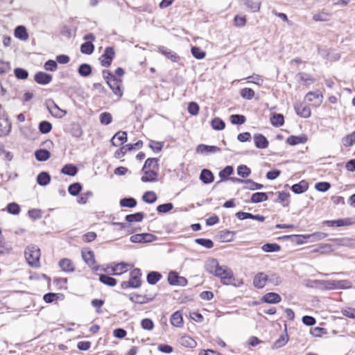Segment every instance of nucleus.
Returning <instances> with one entry per match:
<instances>
[{
  "mask_svg": "<svg viewBox=\"0 0 355 355\" xmlns=\"http://www.w3.org/2000/svg\"><path fill=\"white\" fill-rule=\"evenodd\" d=\"M207 272L220 278L221 282L225 285H233L239 287L243 284L242 280L236 279L232 270L226 266H220L216 259H209L205 263Z\"/></svg>",
  "mask_w": 355,
  "mask_h": 355,
  "instance_id": "obj_1",
  "label": "nucleus"
},
{
  "mask_svg": "<svg viewBox=\"0 0 355 355\" xmlns=\"http://www.w3.org/2000/svg\"><path fill=\"white\" fill-rule=\"evenodd\" d=\"M25 257L31 266L37 267L40 257V250L36 245L28 246L24 252Z\"/></svg>",
  "mask_w": 355,
  "mask_h": 355,
  "instance_id": "obj_2",
  "label": "nucleus"
},
{
  "mask_svg": "<svg viewBox=\"0 0 355 355\" xmlns=\"http://www.w3.org/2000/svg\"><path fill=\"white\" fill-rule=\"evenodd\" d=\"M115 52L113 47H106L104 53L100 58L101 64L103 67H108L110 66L112 60L114 58Z\"/></svg>",
  "mask_w": 355,
  "mask_h": 355,
  "instance_id": "obj_3",
  "label": "nucleus"
},
{
  "mask_svg": "<svg viewBox=\"0 0 355 355\" xmlns=\"http://www.w3.org/2000/svg\"><path fill=\"white\" fill-rule=\"evenodd\" d=\"M168 282L171 285L180 286H184L188 283L187 279L185 277L180 276L178 273L175 271H171L168 273Z\"/></svg>",
  "mask_w": 355,
  "mask_h": 355,
  "instance_id": "obj_4",
  "label": "nucleus"
},
{
  "mask_svg": "<svg viewBox=\"0 0 355 355\" xmlns=\"http://www.w3.org/2000/svg\"><path fill=\"white\" fill-rule=\"evenodd\" d=\"M130 279L128 280L131 284V288H137L141 286V272L139 268H134L130 274Z\"/></svg>",
  "mask_w": 355,
  "mask_h": 355,
  "instance_id": "obj_5",
  "label": "nucleus"
},
{
  "mask_svg": "<svg viewBox=\"0 0 355 355\" xmlns=\"http://www.w3.org/2000/svg\"><path fill=\"white\" fill-rule=\"evenodd\" d=\"M157 294H146V295H138L135 294L130 297V300L131 302L136 304H144L148 302H150L155 299Z\"/></svg>",
  "mask_w": 355,
  "mask_h": 355,
  "instance_id": "obj_6",
  "label": "nucleus"
},
{
  "mask_svg": "<svg viewBox=\"0 0 355 355\" xmlns=\"http://www.w3.org/2000/svg\"><path fill=\"white\" fill-rule=\"evenodd\" d=\"M294 109L296 114L303 118H309L311 112L309 107L303 103H296L294 104Z\"/></svg>",
  "mask_w": 355,
  "mask_h": 355,
  "instance_id": "obj_7",
  "label": "nucleus"
},
{
  "mask_svg": "<svg viewBox=\"0 0 355 355\" xmlns=\"http://www.w3.org/2000/svg\"><path fill=\"white\" fill-rule=\"evenodd\" d=\"M354 223V219L352 218H346L343 219H338L334 220H324L323 221L324 225H327L329 227H343L350 225Z\"/></svg>",
  "mask_w": 355,
  "mask_h": 355,
  "instance_id": "obj_8",
  "label": "nucleus"
},
{
  "mask_svg": "<svg viewBox=\"0 0 355 355\" xmlns=\"http://www.w3.org/2000/svg\"><path fill=\"white\" fill-rule=\"evenodd\" d=\"M107 84L115 95L119 97L122 96V80L120 78H116L115 79H112V80H110V82Z\"/></svg>",
  "mask_w": 355,
  "mask_h": 355,
  "instance_id": "obj_9",
  "label": "nucleus"
},
{
  "mask_svg": "<svg viewBox=\"0 0 355 355\" xmlns=\"http://www.w3.org/2000/svg\"><path fill=\"white\" fill-rule=\"evenodd\" d=\"M82 257L89 266L92 267L93 269H95L96 270H98V266H95L96 261L94 258V253L93 251L89 250H83Z\"/></svg>",
  "mask_w": 355,
  "mask_h": 355,
  "instance_id": "obj_10",
  "label": "nucleus"
},
{
  "mask_svg": "<svg viewBox=\"0 0 355 355\" xmlns=\"http://www.w3.org/2000/svg\"><path fill=\"white\" fill-rule=\"evenodd\" d=\"M34 80L40 85H46L52 80V76L43 71H39L35 74Z\"/></svg>",
  "mask_w": 355,
  "mask_h": 355,
  "instance_id": "obj_11",
  "label": "nucleus"
},
{
  "mask_svg": "<svg viewBox=\"0 0 355 355\" xmlns=\"http://www.w3.org/2000/svg\"><path fill=\"white\" fill-rule=\"evenodd\" d=\"M268 282V275L264 272L257 273L253 279V285L257 288H262Z\"/></svg>",
  "mask_w": 355,
  "mask_h": 355,
  "instance_id": "obj_12",
  "label": "nucleus"
},
{
  "mask_svg": "<svg viewBox=\"0 0 355 355\" xmlns=\"http://www.w3.org/2000/svg\"><path fill=\"white\" fill-rule=\"evenodd\" d=\"M306 99L309 102H313L315 107L319 106L322 101V95L320 92H309L305 96Z\"/></svg>",
  "mask_w": 355,
  "mask_h": 355,
  "instance_id": "obj_13",
  "label": "nucleus"
},
{
  "mask_svg": "<svg viewBox=\"0 0 355 355\" xmlns=\"http://www.w3.org/2000/svg\"><path fill=\"white\" fill-rule=\"evenodd\" d=\"M127 132L119 131L116 132L111 139V143L114 146H118L127 141Z\"/></svg>",
  "mask_w": 355,
  "mask_h": 355,
  "instance_id": "obj_14",
  "label": "nucleus"
},
{
  "mask_svg": "<svg viewBox=\"0 0 355 355\" xmlns=\"http://www.w3.org/2000/svg\"><path fill=\"white\" fill-rule=\"evenodd\" d=\"M254 145L257 148H266L269 144L267 138L261 134H255L254 135Z\"/></svg>",
  "mask_w": 355,
  "mask_h": 355,
  "instance_id": "obj_15",
  "label": "nucleus"
},
{
  "mask_svg": "<svg viewBox=\"0 0 355 355\" xmlns=\"http://www.w3.org/2000/svg\"><path fill=\"white\" fill-rule=\"evenodd\" d=\"M306 135H300L298 136L291 135L286 139V143L291 146H295L300 144H305L307 141Z\"/></svg>",
  "mask_w": 355,
  "mask_h": 355,
  "instance_id": "obj_16",
  "label": "nucleus"
},
{
  "mask_svg": "<svg viewBox=\"0 0 355 355\" xmlns=\"http://www.w3.org/2000/svg\"><path fill=\"white\" fill-rule=\"evenodd\" d=\"M220 149L216 146H207L200 144L196 148V153L200 154L215 153L219 152Z\"/></svg>",
  "mask_w": 355,
  "mask_h": 355,
  "instance_id": "obj_17",
  "label": "nucleus"
},
{
  "mask_svg": "<svg viewBox=\"0 0 355 355\" xmlns=\"http://www.w3.org/2000/svg\"><path fill=\"white\" fill-rule=\"evenodd\" d=\"M329 241L335 242L338 246H346L349 248H355V239L349 238L329 239Z\"/></svg>",
  "mask_w": 355,
  "mask_h": 355,
  "instance_id": "obj_18",
  "label": "nucleus"
},
{
  "mask_svg": "<svg viewBox=\"0 0 355 355\" xmlns=\"http://www.w3.org/2000/svg\"><path fill=\"white\" fill-rule=\"evenodd\" d=\"M268 195H274L273 192L268 193L264 192H257L252 195L250 201L252 203H259L268 200Z\"/></svg>",
  "mask_w": 355,
  "mask_h": 355,
  "instance_id": "obj_19",
  "label": "nucleus"
},
{
  "mask_svg": "<svg viewBox=\"0 0 355 355\" xmlns=\"http://www.w3.org/2000/svg\"><path fill=\"white\" fill-rule=\"evenodd\" d=\"M200 180L204 184H208L214 182V176L210 170L204 168L200 172Z\"/></svg>",
  "mask_w": 355,
  "mask_h": 355,
  "instance_id": "obj_20",
  "label": "nucleus"
},
{
  "mask_svg": "<svg viewBox=\"0 0 355 355\" xmlns=\"http://www.w3.org/2000/svg\"><path fill=\"white\" fill-rule=\"evenodd\" d=\"M59 266L61 269L66 272H73L75 270V267L69 259H62L59 261Z\"/></svg>",
  "mask_w": 355,
  "mask_h": 355,
  "instance_id": "obj_21",
  "label": "nucleus"
},
{
  "mask_svg": "<svg viewBox=\"0 0 355 355\" xmlns=\"http://www.w3.org/2000/svg\"><path fill=\"white\" fill-rule=\"evenodd\" d=\"M239 1L252 12H259L260 10L261 3H257L252 0H239Z\"/></svg>",
  "mask_w": 355,
  "mask_h": 355,
  "instance_id": "obj_22",
  "label": "nucleus"
},
{
  "mask_svg": "<svg viewBox=\"0 0 355 355\" xmlns=\"http://www.w3.org/2000/svg\"><path fill=\"white\" fill-rule=\"evenodd\" d=\"M281 296L276 293H268L262 297L263 302L269 304H276L281 301Z\"/></svg>",
  "mask_w": 355,
  "mask_h": 355,
  "instance_id": "obj_23",
  "label": "nucleus"
},
{
  "mask_svg": "<svg viewBox=\"0 0 355 355\" xmlns=\"http://www.w3.org/2000/svg\"><path fill=\"white\" fill-rule=\"evenodd\" d=\"M142 171L144 173V175L141 178L143 182H154L157 180L158 174L154 170L145 169Z\"/></svg>",
  "mask_w": 355,
  "mask_h": 355,
  "instance_id": "obj_24",
  "label": "nucleus"
},
{
  "mask_svg": "<svg viewBox=\"0 0 355 355\" xmlns=\"http://www.w3.org/2000/svg\"><path fill=\"white\" fill-rule=\"evenodd\" d=\"M35 157L39 162H45L51 157V153L46 149H39L35 151Z\"/></svg>",
  "mask_w": 355,
  "mask_h": 355,
  "instance_id": "obj_25",
  "label": "nucleus"
},
{
  "mask_svg": "<svg viewBox=\"0 0 355 355\" xmlns=\"http://www.w3.org/2000/svg\"><path fill=\"white\" fill-rule=\"evenodd\" d=\"M234 168L232 166H227L223 170L219 172V177L221 178V180L218 181L216 183V185L218 184L221 182V181L229 180V177L233 173Z\"/></svg>",
  "mask_w": 355,
  "mask_h": 355,
  "instance_id": "obj_26",
  "label": "nucleus"
},
{
  "mask_svg": "<svg viewBox=\"0 0 355 355\" xmlns=\"http://www.w3.org/2000/svg\"><path fill=\"white\" fill-rule=\"evenodd\" d=\"M51 182V176L49 173L42 171L37 177V182L39 185L44 187Z\"/></svg>",
  "mask_w": 355,
  "mask_h": 355,
  "instance_id": "obj_27",
  "label": "nucleus"
},
{
  "mask_svg": "<svg viewBox=\"0 0 355 355\" xmlns=\"http://www.w3.org/2000/svg\"><path fill=\"white\" fill-rule=\"evenodd\" d=\"M309 188L307 182L304 180L300 182L297 184H295L291 187V190L296 194H300L306 191Z\"/></svg>",
  "mask_w": 355,
  "mask_h": 355,
  "instance_id": "obj_28",
  "label": "nucleus"
},
{
  "mask_svg": "<svg viewBox=\"0 0 355 355\" xmlns=\"http://www.w3.org/2000/svg\"><path fill=\"white\" fill-rule=\"evenodd\" d=\"M48 109L53 116L58 119L62 118L67 114L66 111L60 109L54 102H52V107H48Z\"/></svg>",
  "mask_w": 355,
  "mask_h": 355,
  "instance_id": "obj_29",
  "label": "nucleus"
},
{
  "mask_svg": "<svg viewBox=\"0 0 355 355\" xmlns=\"http://www.w3.org/2000/svg\"><path fill=\"white\" fill-rule=\"evenodd\" d=\"M15 36L21 40H26L28 38V33L24 26H18L15 29Z\"/></svg>",
  "mask_w": 355,
  "mask_h": 355,
  "instance_id": "obj_30",
  "label": "nucleus"
},
{
  "mask_svg": "<svg viewBox=\"0 0 355 355\" xmlns=\"http://www.w3.org/2000/svg\"><path fill=\"white\" fill-rule=\"evenodd\" d=\"M162 277V276L160 272L157 271H151L147 275V282L150 285H154L161 279Z\"/></svg>",
  "mask_w": 355,
  "mask_h": 355,
  "instance_id": "obj_31",
  "label": "nucleus"
},
{
  "mask_svg": "<svg viewBox=\"0 0 355 355\" xmlns=\"http://www.w3.org/2000/svg\"><path fill=\"white\" fill-rule=\"evenodd\" d=\"M61 173L69 176H75L78 173V168L71 164H65L61 169Z\"/></svg>",
  "mask_w": 355,
  "mask_h": 355,
  "instance_id": "obj_32",
  "label": "nucleus"
},
{
  "mask_svg": "<svg viewBox=\"0 0 355 355\" xmlns=\"http://www.w3.org/2000/svg\"><path fill=\"white\" fill-rule=\"evenodd\" d=\"M171 323L173 326L180 327L183 324V319L180 311H176L171 317Z\"/></svg>",
  "mask_w": 355,
  "mask_h": 355,
  "instance_id": "obj_33",
  "label": "nucleus"
},
{
  "mask_svg": "<svg viewBox=\"0 0 355 355\" xmlns=\"http://www.w3.org/2000/svg\"><path fill=\"white\" fill-rule=\"evenodd\" d=\"M180 345L186 347L193 348L196 346L197 343L194 339L188 336H182L179 340Z\"/></svg>",
  "mask_w": 355,
  "mask_h": 355,
  "instance_id": "obj_34",
  "label": "nucleus"
},
{
  "mask_svg": "<svg viewBox=\"0 0 355 355\" xmlns=\"http://www.w3.org/2000/svg\"><path fill=\"white\" fill-rule=\"evenodd\" d=\"M270 123L275 127H280L284 123V117L282 114L274 113L270 118Z\"/></svg>",
  "mask_w": 355,
  "mask_h": 355,
  "instance_id": "obj_35",
  "label": "nucleus"
},
{
  "mask_svg": "<svg viewBox=\"0 0 355 355\" xmlns=\"http://www.w3.org/2000/svg\"><path fill=\"white\" fill-rule=\"evenodd\" d=\"M99 281L103 284L109 286H114L117 283V281L115 278L104 274L99 275Z\"/></svg>",
  "mask_w": 355,
  "mask_h": 355,
  "instance_id": "obj_36",
  "label": "nucleus"
},
{
  "mask_svg": "<svg viewBox=\"0 0 355 355\" xmlns=\"http://www.w3.org/2000/svg\"><path fill=\"white\" fill-rule=\"evenodd\" d=\"M92 71V67L87 63L82 64L79 66L78 69V72L80 76L83 77H87L89 76Z\"/></svg>",
  "mask_w": 355,
  "mask_h": 355,
  "instance_id": "obj_37",
  "label": "nucleus"
},
{
  "mask_svg": "<svg viewBox=\"0 0 355 355\" xmlns=\"http://www.w3.org/2000/svg\"><path fill=\"white\" fill-rule=\"evenodd\" d=\"M158 161L159 159L157 158H148L144 163L142 171L145 169L154 170L155 168H157Z\"/></svg>",
  "mask_w": 355,
  "mask_h": 355,
  "instance_id": "obj_38",
  "label": "nucleus"
},
{
  "mask_svg": "<svg viewBox=\"0 0 355 355\" xmlns=\"http://www.w3.org/2000/svg\"><path fill=\"white\" fill-rule=\"evenodd\" d=\"M160 51L163 55L173 62H178L180 60L179 55L175 52L170 49L162 47V49H160Z\"/></svg>",
  "mask_w": 355,
  "mask_h": 355,
  "instance_id": "obj_39",
  "label": "nucleus"
},
{
  "mask_svg": "<svg viewBox=\"0 0 355 355\" xmlns=\"http://www.w3.org/2000/svg\"><path fill=\"white\" fill-rule=\"evenodd\" d=\"M261 249L266 252H279L281 250V246L275 243H268L262 245Z\"/></svg>",
  "mask_w": 355,
  "mask_h": 355,
  "instance_id": "obj_40",
  "label": "nucleus"
},
{
  "mask_svg": "<svg viewBox=\"0 0 355 355\" xmlns=\"http://www.w3.org/2000/svg\"><path fill=\"white\" fill-rule=\"evenodd\" d=\"M71 135L76 138L81 137L83 135V130L78 123H72L70 128Z\"/></svg>",
  "mask_w": 355,
  "mask_h": 355,
  "instance_id": "obj_41",
  "label": "nucleus"
},
{
  "mask_svg": "<svg viewBox=\"0 0 355 355\" xmlns=\"http://www.w3.org/2000/svg\"><path fill=\"white\" fill-rule=\"evenodd\" d=\"M119 203L123 207L133 208L137 205V200L132 197L123 198L120 200Z\"/></svg>",
  "mask_w": 355,
  "mask_h": 355,
  "instance_id": "obj_42",
  "label": "nucleus"
},
{
  "mask_svg": "<svg viewBox=\"0 0 355 355\" xmlns=\"http://www.w3.org/2000/svg\"><path fill=\"white\" fill-rule=\"evenodd\" d=\"M245 184L247 185L244 187V189H248L251 191L261 189L263 187V185L257 182H254L251 179H247L245 181Z\"/></svg>",
  "mask_w": 355,
  "mask_h": 355,
  "instance_id": "obj_43",
  "label": "nucleus"
},
{
  "mask_svg": "<svg viewBox=\"0 0 355 355\" xmlns=\"http://www.w3.org/2000/svg\"><path fill=\"white\" fill-rule=\"evenodd\" d=\"M82 190V185L79 182H74L68 187V191L70 195L77 196Z\"/></svg>",
  "mask_w": 355,
  "mask_h": 355,
  "instance_id": "obj_44",
  "label": "nucleus"
},
{
  "mask_svg": "<svg viewBox=\"0 0 355 355\" xmlns=\"http://www.w3.org/2000/svg\"><path fill=\"white\" fill-rule=\"evenodd\" d=\"M94 51V45L92 42H84L80 45V52L83 54L91 55Z\"/></svg>",
  "mask_w": 355,
  "mask_h": 355,
  "instance_id": "obj_45",
  "label": "nucleus"
},
{
  "mask_svg": "<svg viewBox=\"0 0 355 355\" xmlns=\"http://www.w3.org/2000/svg\"><path fill=\"white\" fill-rule=\"evenodd\" d=\"M144 216L142 212H137L135 214H128L125 216V220L128 223L141 222Z\"/></svg>",
  "mask_w": 355,
  "mask_h": 355,
  "instance_id": "obj_46",
  "label": "nucleus"
},
{
  "mask_svg": "<svg viewBox=\"0 0 355 355\" xmlns=\"http://www.w3.org/2000/svg\"><path fill=\"white\" fill-rule=\"evenodd\" d=\"M11 124L8 120L3 121V123L0 122V137H5L8 135L10 131Z\"/></svg>",
  "mask_w": 355,
  "mask_h": 355,
  "instance_id": "obj_47",
  "label": "nucleus"
},
{
  "mask_svg": "<svg viewBox=\"0 0 355 355\" xmlns=\"http://www.w3.org/2000/svg\"><path fill=\"white\" fill-rule=\"evenodd\" d=\"M38 129L42 134H47L52 130V124L47 121H42L39 123Z\"/></svg>",
  "mask_w": 355,
  "mask_h": 355,
  "instance_id": "obj_48",
  "label": "nucleus"
},
{
  "mask_svg": "<svg viewBox=\"0 0 355 355\" xmlns=\"http://www.w3.org/2000/svg\"><path fill=\"white\" fill-rule=\"evenodd\" d=\"M142 199L145 202L152 204L157 200V198L155 192L146 191L144 193Z\"/></svg>",
  "mask_w": 355,
  "mask_h": 355,
  "instance_id": "obj_49",
  "label": "nucleus"
},
{
  "mask_svg": "<svg viewBox=\"0 0 355 355\" xmlns=\"http://www.w3.org/2000/svg\"><path fill=\"white\" fill-rule=\"evenodd\" d=\"M297 76L304 85H308L314 82V78L311 75L304 72L299 73Z\"/></svg>",
  "mask_w": 355,
  "mask_h": 355,
  "instance_id": "obj_50",
  "label": "nucleus"
},
{
  "mask_svg": "<svg viewBox=\"0 0 355 355\" xmlns=\"http://www.w3.org/2000/svg\"><path fill=\"white\" fill-rule=\"evenodd\" d=\"M254 91L251 89V88H248V87H245L243 89H242L240 92V95L241 96L244 98V99H247V100H251L254 98Z\"/></svg>",
  "mask_w": 355,
  "mask_h": 355,
  "instance_id": "obj_51",
  "label": "nucleus"
},
{
  "mask_svg": "<svg viewBox=\"0 0 355 355\" xmlns=\"http://www.w3.org/2000/svg\"><path fill=\"white\" fill-rule=\"evenodd\" d=\"M235 232L228 230H223L220 232V239L222 241L229 242L234 239Z\"/></svg>",
  "mask_w": 355,
  "mask_h": 355,
  "instance_id": "obj_52",
  "label": "nucleus"
},
{
  "mask_svg": "<svg viewBox=\"0 0 355 355\" xmlns=\"http://www.w3.org/2000/svg\"><path fill=\"white\" fill-rule=\"evenodd\" d=\"M230 119L231 123L234 125H242L246 121L245 116L241 114H232Z\"/></svg>",
  "mask_w": 355,
  "mask_h": 355,
  "instance_id": "obj_53",
  "label": "nucleus"
},
{
  "mask_svg": "<svg viewBox=\"0 0 355 355\" xmlns=\"http://www.w3.org/2000/svg\"><path fill=\"white\" fill-rule=\"evenodd\" d=\"M342 142L345 147L352 146L355 144V131L343 137Z\"/></svg>",
  "mask_w": 355,
  "mask_h": 355,
  "instance_id": "obj_54",
  "label": "nucleus"
},
{
  "mask_svg": "<svg viewBox=\"0 0 355 355\" xmlns=\"http://www.w3.org/2000/svg\"><path fill=\"white\" fill-rule=\"evenodd\" d=\"M211 126L214 130H222L225 127V123L221 119L216 117L212 119Z\"/></svg>",
  "mask_w": 355,
  "mask_h": 355,
  "instance_id": "obj_55",
  "label": "nucleus"
},
{
  "mask_svg": "<svg viewBox=\"0 0 355 355\" xmlns=\"http://www.w3.org/2000/svg\"><path fill=\"white\" fill-rule=\"evenodd\" d=\"M251 173V170L246 165H240L237 167V174L242 178H248Z\"/></svg>",
  "mask_w": 355,
  "mask_h": 355,
  "instance_id": "obj_56",
  "label": "nucleus"
},
{
  "mask_svg": "<svg viewBox=\"0 0 355 355\" xmlns=\"http://www.w3.org/2000/svg\"><path fill=\"white\" fill-rule=\"evenodd\" d=\"M327 235L328 234L327 233L317 232L311 234H308L307 237H309V239L311 242H315L326 238Z\"/></svg>",
  "mask_w": 355,
  "mask_h": 355,
  "instance_id": "obj_57",
  "label": "nucleus"
},
{
  "mask_svg": "<svg viewBox=\"0 0 355 355\" xmlns=\"http://www.w3.org/2000/svg\"><path fill=\"white\" fill-rule=\"evenodd\" d=\"M195 242L207 249H210L214 246V242L209 239L199 238L195 239Z\"/></svg>",
  "mask_w": 355,
  "mask_h": 355,
  "instance_id": "obj_58",
  "label": "nucleus"
},
{
  "mask_svg": "<svg viewBox=\"0 0 355 355\" xmlns=\"http://www.w3.org/2000/svg\"><path fill=\"white\" fill-rule=\"evenodd\" d=\"M191 51L192 55L195 58L198 59V60L204 58L206 55V53L204 51H202L200 47H198V46H193L191 48Z\"/></svg>",
  "mask_w": 355,
  "mask_h": 355,
  "instance_id": "obj_59",
  "label": "nucleus"
},
{
  "mask_svg": "<svg viewBox=\"0 0 355 355\" xmlns=\"http://www.w3.org/2000/svg\"><path fill=\"white\" fill-rule=\"evenodd\" d=\"M101 123L103 125H109L112 121V116L110 112H103L100 114L99 116Z\"/></svg>",
  "mask_w": 355,
  "mask_h": 355,
  "instance_id": "obj_60",
  "label": "nucleus"
},
{
  "mask_svg": "<svg viewBox=\"0 0 355 355\" xmlns=\"http://www.w3.org/2000/svg\"><path fill=\"white\" fill-rule=\"evenodd\" d=\"M336 289H347L352 287V284L349 280H336Z\"/></svg>",
  "mask_w": 355,
  "mask_h": 355,
  "instance_id": "obj_61",
  "label": "nucleus"
},
{
  "mask_svg": "<svg viewBox=\"0 0 355 355\" xmlns=\"http://www.w3.org/2000/svg\"><path fill=\"white\" fill-rule=\"evenodd\" d=\"M128 266V265L123 262L116 264L112 269V270L114 272V275H121L123 272L126 271V268Z\"/></svg>",
  "mask_w": 355,
  "mask_h": 355,
  "instance_id": "obj_62",
  "label": "nucleus"
},
{
  "mask_svg": "<svg viewBox=\"0 0 355 355\" xmlns=\"http://www.w3.org/2000/svg\"><path fill=\"white\" fill-rule=\"evenodd\" d=\"M6 209L8 213L17 215L20 212V207L16 202H10L7 205Z\"/></svg>",
  "mask_w": 355,
  "mask_h": 355,
  "instance_id": "obj_63",
  "label": "nucleus"
},
{
  "mask_svg": "<svg viewBox=\"0 0 355 355\" xmlns=\"http://www.w3.org/2000/svg\"><path fill=\"white\" fill-rule=\"evenodd\" d=\"M15 76L20 80H25L28 76V72L27 70L23 68H16L14 70Z\"/></svg>",
  "mask_w": 355,
  "mask_h": 355,
  "instance_id": "obj_64",
  "label": "nucleus"
}]
</instances>
